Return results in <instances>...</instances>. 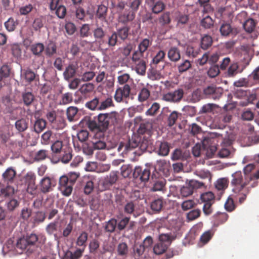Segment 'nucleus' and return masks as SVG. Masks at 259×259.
I'll list each match as a JSON object with an SVG mask.
<instances>
[{"label": "nucleus", "instance_id": "45", "mask_svg": "<svg viewBox=\"0 0 259 259\" xmlns=\"http://www.w3.org/2000/svg\"><path fill=\"white\" fill-rule=\"evenodd\" d=\"M158 153L161 156H166L169 152V146L167 142H160L159 144Z\"/></svg>", "mask_w": 259, "mask_h": 259}, {"label": "nucleus", "instance_id": "57", "mask_svg": "<svg viewBox=\"0 0 259 259\" xmlns=\"http://www.w3.org/2000/svg\"><path fill=\"white\" fill-rule=\"evenodd\" d=\"M94 85L92 83H87L83 84L80 88L79 91L82 94H88L93 91Z\"/></svg>", "mask_w": 259, "mask_h": 259}, {"label": "nucleus", "instance_id": "54", "mask_svg": "<svg viewBox=\"0 0 259 259\" xmlns=\"http://www.w3.org/2000/svg\"><path fill=\"white\" fill-rule=\"evenodd\" d=\"M15 127L19 132H22L27 128L28 123L26 119L22 118L15 122Z\"/></svg>", "mask_w": 259, "mask_h": 259}, {"label": "nucleus", "instance_id": "59", "mask_svg": "<svg viewBox=\"0 0 259 259\" xmlns=\"http://www.w3.org/2000/svg\"><path fill=\"white\" fill-rule=\"evenodd\" d=\"M75 10V18L77 20H80L82 21H84V18L85 17V12L84 9L79 6L76 7Z\"/></svg>", "mask_w": 259, "mask_h": 259}, {"label": "nucleus", "instance_id": "7", "mask_svg": "<svg viewBox=\"0 0 259 259\" xmlns=\"http://www.w3.org/2000/svg\"><path fill=\"white\" fill-rule=\"evenodd\" d=\"M204 185V183L196 180H191L188 185L183 186L180 190V194L182 197H187L191 195L194 189L201 188Z\"/></svg>", "mask_w": 259, "mask_h": 259}, {"label": "nucleus", "instance_id": "14", "mask_svg": "<svg viewBox=\"0 0 259 259\" xmlns=\"http://www.w3.org/2000/svg\"><path fill=\"white\" fill-rule=\"evenodd\" d=\"M130 27L127 25H125L121 28H118L116 31H113L111 33V34L115 33L116 36V41L115 43L112 45V49L117 45L118 37L123 41H124L127 38L130 34Z\"/></svg>", "mask_w": 259, "mask_h": 259}, {"label": "nucleus", "instance_id": "6", "mask_svg": "<svg viewBox=\"0 0 259 259\" xmlns=\"http://www.w3.org/2000/svg\"><path fill=\"white\" fill-rule=\"evenodd\" d=\"M184 95L183 89L179 88L173 92H169L163 94L162 100L167 102L178 103L181 102Z\"/></svg>", "mask_w": 259, "mask_h": 259}, {"label": "nucleus", "instance_id": "9", "mask_svg": "<svg viewBox=\"0 0 259 259\" xmlns=\"http://www.w3.org/2000/svg\"><path fill=\"white\" fill-rule=\"evenodd\" d=\"M73 186L66 176H62L60 178L58 188L63 195L70 196L72 192Z\"/></svg>", "mask_w": 259, "mask_h": 259}, {"label": "nucleus", "instance_id": "29", "mask_svg": "<svg viewBox=\"0 0 259 259\" xmlns=\"http://www.w3.org/2000/svg\"><path fill=\"white\" fill-rule=\"evenodd\" d=\"M46 17L39 16L36 17L32 23V27L35 31H40V29L44 27L46 23Z\"/></svg>", "mask_w": 259, "mask_h": 259}, {"label": "nucleus", "instance_id": "12", "mask_svg": "<svg viewBox=\"0 0 259 259\" xmlns=\"http://www.w3.org/2000/svg\"><path fill=\"white\" fill-rule=\"evenodd\" d=\"M118 179V172L112 171L103 179L101 182L102 186L105 190H109L116 183Z\"/></svg>", "mask_w": 259, "mask_h": 259}, {"label": "nucleus", "instance_id": "50", "mask_svg": "<svg viewBox=\"0 0 259 259\" xmlns=\"http://www.w3.org/2000/svg\"><path fill=\"white\" fill-rule=\"evenodd\" d=\"M85 106L92 110L96 109L99 110V107H100V97H96L91 101L87 102Z\"/></svg>", "mask_w": 259, "mask_h": 259}, {"label": "nucleus", "instance_id": "15", "mask_svg": "<svg viewBox=\"0 0 259 259\" xmlns=\"http://www.w3.org/2000/svg\"><path fill=\"white\" fill-rule=\"evenodd\" d=\"M220 32L222 36L235 35L238 32L237 28L233 27L229 23L224 21L220 28Z\"/></svg>", "mask_w": 259, "mask_h": 259}, {"label": "nucleus", "instance_id": "35", "mask_svg": "<svg viewBox=\"0 0 259 259\" xmlns=\"http://www.w3.org/2000/svg\"><path fill=\"white\" fill-rule=\"evenodd\" d=\"M49 151L45 149H40L36 151L33 157L35 161L39 162L45 160L48 156Z\"/></svg>", "mask_w": 259, "mask_h": 259}, {"label": "nucleus", "instance_id": "22", "mask_svg": "<svg viewBox=\"0 0 259 259\" xmlns=\"http://www.w3.org/2000/svg\"><path fill=\"white\" fill-rule=\"evenodd\" d=\"M167 57L170 61L174 62H178L181 59L180 50L176 47H171L168 51Z\"/></svg>", "mask_w": 259, "mask_h": 259}, {"label": "nucleus", "instance_id": "43", "mask_svg": "<svg viewBox=\"0 0 259 259\" xmlns=\"http://www.w3.org/2000/svg\"><path fill=\"white\" fill-rule=\"evenodd\" d=\"M151 3H154V0H149ZM165 7V4L161 1H157L153 4L152 6V11L153 13L158 14L162 12Z\"/></svg>", "mask_w": 259, "mask_h": 259}, {"label": "nucleus", "instance_id": "24", "mask_svg": "<svg viewBox=\"0 0 259 259\" xmlns=\"http://www.w3.org/2000/svg\"><path fill=\"white\" fill-rule=\"evenodd\" d=\"M255 84V83L249 77L241 78L234 82V85L236 87H251Z\"/></svg>", "mask_w": 259, "mask_h": 259}, {"label": "nucleus", "instance_id": "60", "mask_svg": "<svg viewBox=\"0 0 259 259\" xmlns=\"http://www.w3.org/2000/svg\"><path fill=\"white\" fill-rule=\"evenodd\" d=\"M162 206L163 201L160 198L154 200L151 204V209L155 212L160 211Z\"/></svg>", "mask_w": 259, "mask_h": 259}, {"label": "nucleus", "instance_id": "32", "mask_svg": "<svg viewBox=\"0 0 259 259\" xmlns=\"http://www.w3.org/2000/svg\"><path fill=\"white\" fill-rule=\"evenodd\" d=\"M107 10L108 8L106 6L103 5H99L96 13V17L101 20H106Z\"/></svg>", "mask_w": 259, "mask_h": 259}, {"label": "nucleus", "instance_id": "38", "mask_svg": "<svg viewBox=\"0 0 259 259\" xmlns=\"http://www.w3.org/2000/svg\"><path fill=\"white\" fill-rule=\"evenodd\" d=\"M228 183L229 181L227 179L220 178L215 182L214 186L218 191H224L228 187Z\"/></svg>", "mask_w": 259, "mask_h": 259}, {"label": "nucleus", "instance_id": "3", "mask_svg": "<svg viewBox=\"0 0 259 259\" xmlns=\"http://www.w3.org/2000/svg\"><path fill=\"white\" fill-rule=\"evenodd\" d=\"M133 81V79L128 73H122L117 77V82L123 86L118 87L116 90L114 99L117 102H121L124 98L126 99L130 97L131 88L128 83Z\"/></svg>", "mask_w": 259, "mask_h": 259}, {"label": "nucleus", "instance_id": "49", "mask_svg": "<svg viewBox=\"0 0 259 259\" xmlns=\"http://www.w3.org/2000/svg\"><path fill=\"white\" fill-rule=\"evenodd\" d=\"M88 238V233L85 232H82L77 238L76 244L79 246H83V248L85 249Z\"/></svg>", "mask_w": 259, "mask_h": 259}, {"label": "nucleus", "instance_id": "46", "mask_svg": "<svg viewBox=\"0 0 259 259\" xmlns=\"http://www.w3.org/2000/svg\"><path fill=\"white\" fill-rule=\"evenodd\" d=\"M200 50L199 48L188 46L186 50V54L189 57L195 58L199 54Z\"/></svg>", "mask_w": 259, "mask_h": 259}, {"label": "nucleus", "instance_id": "51", "mask_svg": "<svg viewBox=\"0 0 259 259\" xmlns=\"http://www.w3.org/2000/svg\"><path fill=\"white\" fill-rule=\"evenodd\" d=\"M58 222L55 221L49 223L46 228V231L49 235H54L55 237H57L56 234H54L58 230Z\"/></svg>", "mask_w": 259, "mask_h": 259}, {"label": "nucleus", "instance_id": "58", "mask_svg": "<svg viewBox=\"0 0 259 259\" xmlns=\"http://www.w3.org/2000/svg\"><path fill=\"white\" fill-rule=\"evenodd\" d=\"M165 56V52L162 50H160L158 51L156 55L153 58L152 61V64L153 65H157L160 62L162 61L164 59Z\"/></svg>", "mask_w": 259, "mask_h": 259}, {"label": "nucleus", "instance_id": "62", "mask_svg": "<svg viewBox=\"0 0 259 259\" xmlns=\"http://www.w3.org/2000/svg\"><path fill=\"white\" fill-rule=\"evenodd\" d=\"M201 199L204 203L214 202V196L211 192H206L201 195Z\"/></svg>", "mask_w": 259, "mask_h": 259}, {"label": "nucleus", "instance_id": "39", "mask_svg": "<svg viewBox=\"0 0 259 259\" xmlns=\"http://www.w3.org/2000/svg\"><path fill=\"white\" fill-rule=\"evenodd\" d=\"M150 96V91L146 88H142L138 94V100L140 102L147 101Z\"/></svg>", "mask_w": 259, "mask_h": 259}, {"label": "nucleus", "instance_id": "56", "mask_svg": "<svg viewBox=\"0 0 259 259\" xmlns=\"http://www.w3.org/2000/svg\"><path fill=\"white\" fill-rule=\"evenodd\" d=\"M151 44L152 41H150L148 38H144L139 43L138 49L140 50L141 52L144 53Z\"/></svg>", "mask_w": 259, "mask_h": 259}, {"label": "nucleus", "instance_id": "61", "mask_svg": "<svg viewBox=\"0 0 259 259\" xmlns=\"http://www.w3.org/2000/svg\"><path fill=\"white\" fill-rule=\"evenodd\" d=\"M160 105L159 103L154 102L152 104L150 108H149L145 114L146 115L153 116L155 115L160 109Z\"/></svg>", "mask_w": 259, "mask_h": 259}, {"label": "nucleus", "instance_id": "34", "mask_svg": "<svg viewBox=\"0 0 259 259\" xmlns=\"http://www.w3.org/2000/svg\"><path fill=\"white\" fill-rule=\"evenodd\" d=\"M116 227L117 220L115 219L112 218L105 223L104 228L106 232L111 233L115 231Z\"/></svg>", "mask_w": 259, "mask_h": 259}, {"label": "nucleus", "instance_id": "41", "mask_svg": "<svg viewBox=\"0 0 259 259\" xmlns=\"http://www.w3.org/2000/svg\"><path fill=\"white\" fill-rule=\"evenodd\" d=\"M153 186L152 188L153 191H158L163 190L165 187L166 181L163 178L158 179L157 180L153 181Z\"/></svg>", "mask_w": 259, "mask_h": 259}, {"label": "nucleus", "instance_id": "55", "mask_svg": "<svg viewBox=\"0 0 259 259\" xmlns=\"http://www.w3.org/2000/svg\"><path fill=\"white\" fill-rule=\"evenodd\" d=\"M181 115V113L177 111H174L172 112L168 117L167 119V125L171 127L174 125L179 117Z\"/></svg>", "mask_w": 259, "mask_h": 259}, {"label": "nucleus", "instance_id": "2", "mask_svg": "<svg viewBox=\"0 0 259 259\" xmlns=\"http://www.w3.org/2000/svg\"><path fill=\"white\" fill-rule=\"evenodd\" d=\"M93 36L96 42L101 50L112 49V45L115 43V34L107 35L106 30L101 26H98L93 31Z\"/></svg>", "mask_w": 259, "mask_h": 259}, {"label": "nucleus", "instance_id": "19", "mask_svg": "<svg viewBox=\"0 0 259 259\" xmlns=\"http://www.w3.org/2000/svg\"><path fill=\"white\" fill-rule=\"evenodd\" d=\"M15 193V189L13 187L8 185H5L0 183V197H9Z\"/></svg>", "mask_w": 259, "mask_h": 259}, {"label": "nucleus", "instance_id": "44", "mask_svg": "<svg viewBox=\"0 0 259 259\" xmlns=\"http://www.w3.org/2000/svg\"><path fill=\"white\" fill-rule=\"evenodd\" d=\"M136 66L137 72L140 75H144L146 73V64L144 60L134 63Z\"/></svg>", "mask_w": 259, "mask_h": 259}, {"label": "nucleus", "instance_id": "5", "mask_svg": "<svg viewBox=\"0 0 259 259\" xmlns=\"http://www.w3.org/2000/svg\"><path fill=\"white\" fill-rule=\"evenodd\" d=\"M151 136H134L130 139V143L128 147L139 148L142 152L148 151L150 152L153 148V142L151 139Z\"/></svg>", "mask_w": 259, "mask_h": 259}, {"label": "nucleus", "instance_id": "64", "mask_svg": "<svg viewBox=\"0 0 259 259\" xmlns=\"http://www.w3.org/2000/svg\"><path fill=\"white\" fill-rule=\"evenodd\" d=\"M73 101L72 94L67 92L63 94L61 97V104L66 105L71 103Z\"/></svg>", "mask_w": 259, "mask_h": 259}, {"label": "nucleus", "instance_id": "25", "mask_svg": "<svg viewBox=\"0 0 259 259\" xmlns=\"http://www.w3.org/2000/svg\"><path fill=\"white\" fill-rule=\"evenodd\" d=\"M113 106H114V103L112 97L108 96L105 98H103V97H100V107H99V110H105Z\"/></svg>", "mask_w": 259, "mask_h": 259}, {"label": "nucleus", "instance_id": "47", "mask_svg": "<svg viewBox=\"0 0 259 259\" xmlns=\"http://www.w3.org/2000/svg\"><path fill=\"white\" fill-rule=\"evenodd\" d=\"M255 26L256 23L252 18L248 19L243 24L245 30L248 33L252 32L254 30Z\"/></svg>", "mask_w": 259, "mask_h": 259}, {"label": "nucleus", "instance_id": "28", "mask_svg": "<svg viewBox=\"0 0 259 259\" xmlns=\"http://www.w3.org/2000/svg\"><path fill=\"white\" fill-rule=\"evenodd\" d=\"M155 168L162 172L164 175L167 176L169 174V165L165 160H160L157 161Z\"/></svg>", "mask_w": 259, "mask_h": 259}, {"label": "nucleus", "instance_id": "36", "mask_svg": "<svg viewBox=\"0 0 259 259\" xmlns=\"http://www.w3.org/2000/svg\"><path fill=\"white\" fill-rule=\"evenodd\" d=\"M23 102L25 105L29 106L34 100V96L30 92H25L22 94Z\"/></svg>", "mask_w": 259, "mask_h": 259}, {"label": "nucleus", "instance_id": "31", "mask_svg": "<svg viewBox=\"0 0 259 259\" xmlns=\"http://www.w3.org/2000/svg\"><path fill=\"white\" fill-rule=\"evenodd\" d=\"M78 109L74 106H70L67 109L66 114L67 119L70 121L76 120L78 118L77 112Z\"/></svg>", "mask_w": 259, "mask_h": 259}, {"label": "nucleus", "instance_id": "20", "mask_svg": "<svg viewBox=\"0 0 259 259\" xmlns=\"http://www.w3.org/2000/svg\"><path fill=\"white\" fill-rule=\"evenodd\" d=\"M16 175V170L12 167L8 168L3 174L2 178L5 182L12 183L14 182Z\"/></svg>", "mask_w": 259, "mask_h": 259}, {"label": "nucleus", "instance_id": "48", "mask_svg": "<svg viewBox=\"0 0 259 259\" xmlns=\"http://www.w3.org/2000/svg\"><path fill=\"white\" fill-rule=\"evenodd\" d=\"M212 37L208 35H205L201 38V47L203 50H207L212 45Z\"/></svg>", "mask_w": 259, "mask_h": 259}, {"label": "nucleus", "instance_id": "13", "mask_svg": "<svg viewBox=\"0 0 259 259\" xmlns=\"http://www.w3.org/2000/svg\"><path fill=\"white\" fill-rule=\"evenodd\" d=\"M203 94L207 98L217 100L220 98L223 94V90L213 85L208 86L203 90Z\"/></svg>", "mask_w": 259, "mask_h": 259}, {"label": "nucleus", "instance_id": "26", "mask_svg": "<svg viewBox=\"0 0 259 259\" xmlns=\"http://www.w3.org/2000/svg\"><path fill=\"white\" fill-rule=\"evenodd\" d=\"M178 238L176 235L171 234L170 232L167 233H162L159 235V240L160 242L163 244L167 243V245L171 244L172 241Z\"/></svg>", "mask_w": 259, "mask_h": 259}, {"label": "nucleus", "instance_id": "52", "mask_svg": "<svg viewBox=\"0 0 259 259\" xmlns=\"http://www.w3.org/2000/svg\"><path fill=\"white\" fill-rule=\"evenodd\" d=\"M136 205L133 201H127L123 207L124 212L127 214H133L135 210Z\"/></svg>", "mask_w": 259, "mask_h": 259}, {"label": "nucleus", "instance_id": "18", "mask_svg": "<svg viewBox=\"0 0 259 259\" xmlns=\"http://www.w3.org/2000/svg\"><path fill=\"white\" fill-rule=\"evenodd\" d=\"M77 69V65L75 64H69L66 67L64 72L63 76L65 80L69 81L71 78L74 77L76 74Z\"/></svg>", "mask_w": 259, "mask_h": 259}, {"label": "nucleus", "instance_id": "27", "mask_svg": "<svg viewBox=\"0 0 259 259\" xmlns=\"http://www.w3.org/2000/svg\"><path fill=\"white\" fill-rule=\"evenodd\" d=\"M72 158V150L68 149L67 150L63 151L60 154L59 158L57 161H53L54 163H57L59 161L66 164L71 160Z\"/></svg>", "mask_w": 259, "mask_h": 259}, {"label": "nucleus", "instance_id": "10", "mask_svg": "<svg viewBox=\"0 0 259 259\" xmlns=\"http://www.w3.org/2000/svg\"><path fill=\"white\" fill-rule=\"evenodd\" d=\"M183 223L177 219H172L167 220L164 224L165 227L170 230V233L174 234L176 235V237L179 238L181 236V234L180 233V229L182 227Z\"/></svg>", "mask_w": 259, "mask_h": 259}, {"label": "nucleus", "instance_id": "40", "mask_svg": "<svg viewBox=\"0 0 259 259\" xmlns=\"http://www.w3.org/2000/svg\"><path fill=\"white\" fill-rule=\"evenodd\" d=\"M46 121L42 118L36 120L34 124V131L38 134L41 133L46 127Z\"/></svg>", "mask_w": 259, "mask_h": 259}, {"label": "nucleus", "instance_id": "33", "mask_svg": "<svg viewBox=\"0 0 259 259\" xmlns=\"http://www.w3.org/2000/svg\"><path fill=\"white\" fill-rule=\"evenodd\" d=\"M116 251L118 255L124 257L126 256L129 251L127 244L125 242L119 243L117 246Z\"/></svg>", "mask_w": 259, "mask_h": 259}, {"label": "nucleus", "instance_id": "8", "mask_svg": "<svg viewBox=\"0 0 259 259\" xmlns=\"http://www.w3.org/2000/svg\"><path fill=\"white\" fill-rule=\"evenodd\" d=\"M36 176L32 171L28 172L24 177L25 185H27V192L34 195L36 193L37 186L35 184Z\"/></svg>", "mask_w": 259, "mask_h": 259}, {"label": "nucleus", "instance_id": "4", "mask_svg": "<svg viewBox=\"0 0 259 259\" xmlns=\"http://www.w3.org/2000/svg\"><path fill=\"white\" fill-rule=\"evenodd\" d=\"M111 115L109 113H101L97 118L90 120L88 122V126L92 131L104 132L108 128Z\"/></svg>", "mask_w": 259, "mask_h": 259}, {"label": "nucleus", "instance_id": "1", "mask_svg": "<svg viewBox=\"0 0 259 259\" xmlns=\"http://www.w3.org/2000/svg\"><path fill=\"white\" fill-rule=\"evenodd\" d=\"M250 175L249 178L243 179V176L240 171H236L232 175L231 185L233 192L239 195L238 202L242 204L246 199L247 195L249 193L251 188L258 185L259 179V169Z\"/></svg>", "mask_w": 259, "mask_h": 259}, {"label": "nucleus", "instance_id": "53", "mask_svg": "<svg viewBox=\"0 0 259 259\" xmlns=\"http://www.w3.org/2000/svg\"><path fill=\"white\" fill-rule=\"evenodd\" d=\"M168 247V245L159 242L155 244L153 247V251L156 254H161L163 253Z\"/></svg>", "mask_w": 259, "mask_h": 259}, {"label": "nucleus", "instance_id": "21", "mask_svg": "<svg viewBox=\"0 0 259 259\" xmlns=\"http://www.w3.org/2000/svg\"><path fill=\"white\" fill-rule=\"evenodd\" d=\"M56 134L51 130H48L41 136V143L42 145H47L53 142L55 140Z\"/></svg>", "mask_w": 259, "mask_h": 259}, {"label": "nucleus", "instance_id": "17", "mask_svg": "<svg viewBox=\"0 0 259 259\" xmlns=\"http://www.w3.org/2000/svg\"><path fill=\"white\" fill-rule=\"evenodd\" d=\"M56 184L53 180L48 177H44L40 182V188L41 191L44 193H48L53 190Z\"/></svg>", "mask_w": 259, "mask_h": 259}, {"label": "nucleus", "instance_id": "63", "mask_svg": "<svg viewBox=\"0 0 259 259\" xmlns=\"http://www.w3.org/2000/svg\"><path fill=\"white\" fill-rule=\"evenodd\" d=\"M191 63L190 61L188 60H184L182 63H180L178 67V70L180 73H183L191 67Z\"/></svg>", "mask_w": 259, "mask_h": 259}, {"label": "nucleus", "instance_id": "37", "mask_svg": "<svg viewBox=\"0 0 259 259\" xmlns=\"http://www.w3.org/2000/svg\"><path fill=\"white\" fill-rule=\"evenodd\" d=\"M239 64L236 62H232L228 67L227 74L229 77H234L241 71L239 70Z\"/></svg>", "mask_w": 259, "mask_h": 259}, {"label": "nucleus", "instance_id": "16", "mask_svg": "<svg viewBox=\"0 0 259 259\" xmlns=\"http://www.w3.org/2000/svg\"><path fill=\"white\" fill-rule=\"evenodd\" d=\"M153 125L150 122H143L140 123L137 130L138 136H151Z\"/></svg>", "mask_w": 259, "mask_h": 259}, {"label": "nucleus", "instance_id": "23", "mask_svg": "<svg viewBox=\"0 0 259 259\" xmlns=\"http://www.w3.org/2000/svg\"><path fill=\"white\" fill-rule=\"evenodd\" d=\"M135 17V13L132 11L125 10L123 13L119 16V21L120 22L125 24L128 22L132 21Z\"/></svg>", "mask_w": 259, "mask_h": 259}, {"label": "nucleus", "instance_id": "30", "mask_svg": "<svg viewBox=\"0 0 259 259\" xmlns=\"http://www.w3.org/2000/svg\"><path fill=\"white\" fill-rule=\"evenodd\" d=\"M30 50L34 55L40 57L45 50V47L42 43L38 42L31 45Z\"/></svg>", "mask_w": 259, "mask_h": 259}, {"label": "nucleus", "instance_id": "42", "mask_svg": "<svg viewBox=\"0 0 259 259\" xmlns=\"http://www.w3.org/2000/svg\"><path fill=\"white\" fill-rule=\"evenodd\" d=\"M44 51L47 56L49 57H52L56 53L57 47L56 44L54 42L51 41L47 45Z\"/></svg>", "mask_w": 259, "mask_h": 259}, {"label": "nucleus", "instance_id": "11", "mask_svg": "<svg viewBox=\"0 0 259 259\" xmlns=\"http://www.w3.org/2000/svg\"><path fill=\"white\" fill-rule=\"evenodd\" d=\"M133 175L134 179L145 183L150 179L151 172L148 168L143 169L141 166H136L134 168Z\"/></svg>", "mask_w": 259, "mask_h": 259}]
</instances>
